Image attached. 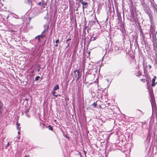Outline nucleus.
<instances>
[{"label":"nucleus","mask_w":157,"mask_h":157,"mask_svg":"<svg viewBox=\"0 0 157 157\" xmlns=\"http://www.w3.org/2000/svg\"><path fill=\"white\" fill-rule=\"evenodd\" d=\"M146 13H147L149 16L150 18V20L151 22H152L153 21V17L152 14V12L151 10L148 8L147 10L145 11Z\"/></svg>","instance_id":"f257e3e1"},{"label":"nucleus","mask_w":157,"mask_h":157,"mask_svg":"<svg viewBox=\"0 0 157 157\" xmlns=\"http://www.w3.org/2000/svg\"><path fill=\"white\" fill-rule=\"evenodd\" d=\"M79 2L82 5V8L83 10L88 7V3L84 2L83 0H79Z\"/></svg>","instance_id":"f03ea898"},{"label":"nucleus","mask_w":157,"mask_h":157,"mask_svg":"<svg viewBox=\"0 0 157 157\" xmlns=\"http://www.w3.org/2000/svg\"><path fill=\"white\" fill-rule=\"evenodd\" d=\"M48 26L47 28L45 29L44 31L42 32L41 34V35H39L40 36V38L43 39L46 37V35L45 34H44L48 31Z\"/></svg>","instance_id":"7ed1b4c3"},{"label":"nucleus","mask_w":157,"mask_h":157,"mask_svg":"<svg viewBox=\"0 0 157 157\" xmlns=\"http://www.w3.org/2000/svg\"><path fill=\"white\" fill-rule=\"evenodd\" d=\"M156 78V77L155 76L154 77V78L152 79V84H151V86L152 87L155 86L156 84L157 83V82H155Z\"/></svg>","instance_id":"20e7f679"},{"label":"nucleus","mask_w":157,"mask_h":157,"mask_svg":"<svg viewBox=\"0 0 157 157\" xmlns=\"http://www.w3.org/2000/svg\"><path fill=\"white\" fill-rule=\"evenodd\" d=\"M151 4L153 9H155V11L157 13V5H154L153 3L152 2L151 3Z\"/></svg>","instance_id":"39448f33"},{"label":"nucleus","mask_w":157,"mask_h":157,"mask_svg":"<svg viewBox=\"0 0 157 157\" xmlns=\"http://www.w3.org/2000/svg\"><path fill=\"white\" fill-rule=\"evenodd\" d=\"M76 72H77L78 74V78H77V79H78L80 76V75H79V70H76L74 72V73H75Z\"/></svg>","instance_id":"423d86ee"},{"label":"nucleus","mask_w":157,"mask_h":157,"mask_svg":"<svg viewBox=\"0 0 157 157\" xmlns=\"http://www.w3.org/2000/svg\"><path fill=\"white\" fill-rule=\"evenodd\" d=\"M59 88V86L58 84L56 85V86L54 87L53 90L56 91V90H58Z\"/></svg>","instance_id":"0eeeda50"},{"label":"nucleus","mask_w":157,"mask_h":157,"mask_svg":"<svg viewBox=\"0 0 157 157\" xmlns=\"http://www.w3.org/2000/svg\"><path fill=\"white\" fill-rule=\"evenodd\" d=\"M16 125H17V130H20V128L19 127V126H20V124L18 123V122L17 121L16 123Z\"/></svg>","instance_id":"6e6552de"},{"label":"nucleus","mask_w":157,"mask_h":157,"mask_svg":"<svg viewBox=\"0 0 157 157\" xmlns=\"http://www.w3.org/2000/svg\"><path fill=\"white\" fill-rule=\"evenodd\" d=\"M141 75V72L140 71H139L138 73L136 74V75L137 76H139Z\"/></svg>","instance_id":"1a4fd4ad"},{"label":"nucleus","mask_w":157,"mask_h":157,"mask_svg":"<svg viewBox=\"0 0 157 157\" xmlns=\"http://www.w3.org/2000/svg\"><path fill=\"white\" fill-rule=\"evenodd\" d=\"M37 38L38 39V42L40 41V36H39L38 35L35 37V39H37Z\"/></svg>","instance_id":"9d476101"},{"label":"nucleus","mask_w":157,"mask_h":157,"mask_svg":"<svg viewBox=\"0 0 157 157\" xmlns=\"http://www.w3.org/2000/svg\"><path fill=\"white\" fill-rule=\"evenodd\" d=\"M149 91L150 93L151 96H152L153 94V92L152 88H151V89L149 90Z\"/></svg>","instance_id":"9b49d317"},{"label":"nucleus","mask_w":157,"mask_h":157,"mask_svg":"<svg viewBox=\"0 0 157 157\" xmlns=\"http://www.w3.org/2000/svg\"><path fill=\"white\" fill-rule=\"evenodd\" d=\"M29 109H25V113L27 114V113L29 112Z\"/></svg>","instance_id":"f8f14e48"},{"label":"nucleus","mask_w":157,"mask_h":157,"mask_svg":"<svg viewBox=\"0 0 157 157\" xmlns=\"http://www.w3.org/2000/svg\"><path fill=\"white\" fill-rule=\"evenodd\" d=\"M40 78V77L39 76H37L35 77V80H39V79Z\"/></svg>","instance_id":"ddd939ff"},{"label":"nucleus","mask_w":157,"mask_h":157,"mask_svg":"<svg viewBox=\"0 0 157 157\" xmlns=\"http://www.w3.org/2000/svg\"><path fill=\"white\" fill-rule=\"evenodd\" d=\"M140 81L143 83L145 82V81L144 79L141 78L140 79Z\"/></svg>","instance_id":"4468645a"},{"label":"nucleus","mask_w":157,"mask_h":157,"mask_svg":"<svg viewBox=\"0 0 157 157\" xmlns=\"http://www.w3.org/2000/svg\"><path fill=\"white\" fill-rule=\"evenodd\" d=\"M32 1V0H28L27 3L28 4H30Z\"/></svg>","instance_id":"2eb2a0df"},{"label":"nucleus","mask_w":157,"mask_h":157,"mask_svg":"<svg viewBox=\"0 0 157 157\" xmlns=\"http://www.w3.org/2000/svg\"><path fill=\"white\" fill-rule=\"evenodd\" d=\"M56 91H53L52 92V94L53 95H55V93H56V92H55Z\"/></svg>","instance_id":"dca6fc26"},{"label":"nucleus","mask_w":157,"mask_h":157,"mask_svg":"<svg viewBox=\"0 0 157 157\" xmlns=\"http://www.w3.org/2000/svg\"><path fill=\"white\" fill-rule=\"evenodd\" d=\"M48 127H50V128H49V129L50 130H53V128H52L51 126L50 125H49L48 126Z\"/></svg>","instance_id":"f3484780"},{"label":"nucleus","mask_w":157,"mask_h":157,"mask_svg":"<svg viewBox=\"0 0 157 157\" xmlns=\"http://www.w3.org/2000/svg\"><path fill=\"white\" fill-rule=\"evenodd\" d=\"M93 105L94 106V107H96L97 106V104L96 103H94L93 104Z\"/></svg>","instance_id":"a211bd4d"},{"label":"nucleus","mask_w":157,"mask_h":157,"mask_svg":"<svg viewBox=\"0 0 157 157\" xmlns=\"http://www.w3.org/2000/svg\"><path fill=\"white\" fill-rule=\"evenodd\" d=\"M1 102L0 101V113H1L2 112H1L2 108H1Z\"/></svg>","instance_id":"6ab92c4d"},{"label":"nucleus","mask_w":157,"mask_h":157,"mask_svg":"<svg viewBox=\"0 0 157 157\" xmlns=\"http://www.w3.org/2000/svg\"><path fill=\"white\" fill-rule=\"evenodd\" d=\"M59 39L56 40V43H59Z\"/></svg>","instance_id":"aec40b11"},{"label":"nucleus","mask_w":157,"mask_h":157,"mask_svg":"<svg viewBox=\"0 0 157 157\" xmlns=\"http://www.w3.org/2000/svg\"><path fill=\"white\" fill-rule=\"evenodd\" d=\"M10 142H8L7 144V145L5 146L6 147H7L9 145Z\"/></svg>","instance_id":"412c9836"},{"label":"nucleus","mask_w":157,"mask_h":157,"mask_svg":"<svg viewBox=\"0 0 157 157\" xmlns=\"http://www.w3.org/2000/svg\"><path fill=\"white\" fill-rule=\"evenodd\" d=\"M71 38H69L66 40V42H68L69 40H71Z\"/></svg>","instance_id":"4be33fe9"},{"label":"nucleus","mask_w":157,"mask_h":157,"mask_svg":"<svg viewBox=\"0 0 157 157\" xmlns=\"http://www.w3.org/2000/svg\"><path fill=\"white\" fill-rule=\"evenodd\" d=\"M137 111H140V112H141V113H142V115H143V114H144V113H142V111H141L140 110H139V109H137Z\"/></svg>","instance_id":"5701e85b"},{"label":"nucleus","mask_w":157,"mask_h":157,"mask_svg":"<svg viewBox=\"0 0 157 157\" xmlns=\"http://www.w3.org/2000/svg\"><path fill=\"white\" fill-rule=\"evenodd\" d=\"M26 116L28 117H30V116H29V115L28 114H26Z\"/></svg>","instance_id":"b1692460"},{"label":"nucleus","mask_w":157,"mask_h":157,"mask_svg":"<svg viewBox=\"0 0 157 157\" xmlns=\"http://www.w3.org/2000/svg\"><path fill=\"white\" fill-rule=\"evenodd\" d=\"M67 47H66V48H67V47H68V46H69L70 43H67Z\"/></svg>","instance_id":"393cba45"},{"label":"nucleus","mask_w":157,"mask_h":157,"mask_svg":"<svg viewBox=\"0 0 157 157\" xmlns=\"http://www.w3.org/2000/svg\"><path fill=\"white\" fill-rule=\"evenodd\" d=\"M148 67H149L150 68H151V66L150 65H148Z\"/></svg>","instance_id":"a878e982"},{"label":"nucleus","mask_w":157,"mask_h":157,"mask_svg":"<svg viewBox=\"0 0 157 157\" xmlns=\"http://www.w3.org/2000/svg\"><path fill=\"white\" fill-rule=\"evenodd\" d=\"M37 71L38 72H39L40 71V68H39L38 69H37Z\"/></svg>","instance_id":"bb28decb"},{"label":"nucleus","mask_w":157,"mask_h":157,"mask_svg":"<svg viewBox=\"0 0 157 157\" xmlns=\"http://www.w3.org/2000/svg\"><path fill=\"white\" fill-rule=\"evenodd\" d=\"M147 88L149 90V86H148V83L147 82Z\"/></svg>","instance_id":"cd10ccee"},{"label":"nucleus","mask_w":157,"mask_h":157,"mask_svg":"<svg viewBox=\"0 0 157 157\" xmlns=\"http://www.w3.org/2000/svg\"><path fill=\"white\" fill-rule=\"evenodd\" d=\"M96 40V39H95V37H94V38H93V40Z\"/></svg>","instance_id":"c85d7f7f"},{"label":"nucleus","mask_w":157,"mask_h":157,"mask_svg":"<svg viewBox=\"0 0 157 157\" xmlns=\"http://www.w3.org/2000/svg\"><path fill=\"white\" fill-rule=\"evenodd\" d=\"M56 97H58V95H54Z\"/></svg>","instance_id":"c756f323"},{"label":"nucleus","mask_w":157,"mask_h":157,"mask_svg":"<svg viewBox=\"0 0 157 157\" xmlns=\"http://www.w3.org/2000/svg\"><path fill=\"white\" fill-rule=\"evenodd\" d=\"M58 44H56L55 45V46H56V47H57V46H58Z\"/></svg>","instance_id":"7c9ffc66"},{"label":"nucleus","mask_w":157,"mask_h":157,"mask_svg":"<svg viewBox=\"0 0 157 157\" xmlns=\"http://www.w3.org/2000/svg\"><path fill=\"white\" fill-rule=\"evenodd\" d=\"M41 4V2H40L38 3V5H40Z\"/></svg>","instance_id":"2f4dec72"},{"label":"nucleus","mask_w":157,"mask_h":157,"mask_svg":"<svg viewBox=\"0 0 157 157\" xmlns=\"http://www.w3.org/2000/svg\"><path fill=\"white\" fill-rule=\"evenodd\" d=\"M18 134H20V132H19V130L18 132Z\"/></svg>","instance_id":"473e14b6"},{"label":"nucleus","mask_w":157,"mask_h":157,"mask_svg":"<svg viewBox=\"0 0 157 157\" xmlns=\"http://www.w3.org/2000/svg\"><path fill=\"white\" fill-rule=\"evenodd\" d=\"M25 157H28V156H27V155H25Z\"/></svg>","instance_id":"72a5a7b5"},{"label":"nucleus","mask_w":157,"mask_h":157,"mask_svg":"<svg viewBox=\"0 0 157 157\" xmlns=\"http://www.w3.org/2000/svg\"><path fill=\"white\" fill-rule=\"evenodd\" d=\"M11 31H14L13 30H11Z\"/></svg>","instance_id":"f704fd0d"},{"label":"nucleus","mask_w":157,"mask_h":157,"mask_svg":"<svg viewBox=\"0 0 157 157\" xmlns=\"http://www.w3.org/2000/svg\"><path fill=\"white\" fill-rule=\"evenodd\" d=\"M26 100H28V99H26Z\"/></svg>","instance_id":"c9c22d12"},{"label":"nucleus","mask_w":157,"mask_h":157,"mask_svg":"<svg viewBox=\"0 0 157 157\" xmlns=\"http://www.w3.org/2000/svg\"><path fill=\"white\" fill-rule=\"evenodd\" d=\"M18 139H20V137H18Z\"/></svg>","instance_id":"e433bc0d"},{"label":"nucleus","mask_w":157,"mask_h":157,"mask_svg":"<svg viewBox=\"0 0 157 157\" xmlns=\"http://www.w3.org/2000/svg\"><path fill=\"white\" fill-rule=\"evenodd\" d=\"M84 153H86V151H84Z\"/></svg>","instance_id":"4c0bfd02"},{"label":"nucleus","mask_w":157,"mask_h":157,"mask_svg":"<svg viewBox=\"0 0 157 157\" xmlns=\"http://www.w3.org/2000/svg\"><path fill=\"white\" fill-rule=\"evenodd\" d=\"M44 18V19H46V18L45 17Z\"/></svg>","instance_id":"58836bf2"}]
</instances>
